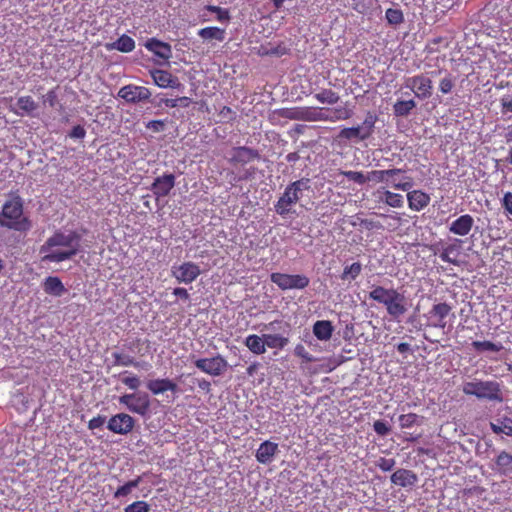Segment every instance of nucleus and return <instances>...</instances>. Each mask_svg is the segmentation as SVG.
Wrapping results in <instances>:
<instances>
[{
	"label": "nucleus",
	"instance_id": "obj_1",
	"mask_svg": "<svg viewBox=\"0 0 512 512\" xmlns=\"http://www.w3.org/2000/svg\"><path fill=\"white\" fill-rule=\"evenodd\" d=\"M81 235L77 231L56 230L40 247L43 262L60 263L76 256L81 250Z\"/></svg>",
	"mask_w": 512,
	"mask_h": 512
},
{
	"label": "nucleus",
	"instance_id": "obj_2",
	"mask_svg": "<svg viewBox=\"0 0 512 512\" xmlns=\"http://www.w3.org/2000/svg\"><path fill=\"white\" fill-rule=\"evenodd\" d=\"M368 297L385 306L388 315L393 319H399L408 311L404 294L394 288L388 289L380 285H373Z\"/></svg>",
	"mask_w": 512,
	"mask_h": 512
},
{
	"label": "nucleus",
	"instance_id": "obj_3",
	"mask_svg": "<svg viewBox=\"0 0 512 512\" xmlns=\"http://www.w3.org/2000/svg\"><path fill=\"white\" fill-rule=\"evenodd\" d=\"M0 226L17 232H27L31 229V221L24 216L23 204L19 197L4 203L0 213Z\"/></svg>",
	"mask_w": 512,
	"mask_h": 512
},
{
	"label": "nucleus",
	"instance_id": "obj_4",
	"mask_svg": "<svg viewBox=\"0 0 512 512\" xmlns=\"http://www.w3.org/2000/svg\"><path fill=\"white\" fill-rule=\"evenodd\" d=\"M281 116L288 119H301L307 121L330 120L335 121L348 117L346 109L331 108H300V109H283Z\"/></svg>",
	"mask_w": 512,
	"mask_h": 512
},
{
	"label": "nucleus",
	"instance_id": "obj_5",
	"mask_svg": "<svg viewBox=\"0 0 512 512\" xmlns=\"http://www.w3.org/2000/svg\"><path fill=\"white\" fill-rule=\"evenodd\" d=\"M310 189V179L301 178L296 180L285 188L283 194L275 203V211L280 216H286L292 212V206L295 205L303 196V191Z\"/></svg>",
	"mask_w": 512,
	"mask_h": 512
},
{
	"label": "nucleus",
	"instance_id": "obj_6",
	"mask_svg": "<svg viewBox=\"0 0 512 512\" xmlns=\"http://www.w3.org/2000/svg\"><path fill=\"white\" fill-rule=\"evenodd\" d=\"M462 391L465 395L475 396L478 399L495 402L503 401L501 385L497 381H483L475 379L473 381L465 382L462 386Z\"/></svg>",
	"mask_w": 512,
	"mask_h": 512
},
{
	"label": "nucleus",
	"instance_id": "obj_7",
	"mask_svg": "<svg viewBox=\"0 0 512 512\" xmlns=\"http://www.w3.org/2000/svg\"><path fill=\"white\" fill-rule=\"evenodd\" d=\"M272 283L277 285L281 290L305 289L309 286L310 279L302 274H286L274 272L270 275Z\"/></svg>",
	"mask_w": 512,
	"mask_h": 512
},
{
	"label": "nucleus",
	"instance_id": "obj_8",
	"mask_svg": "<svg viewBox=\"0 0 512 512\" xmlns=\"http://www.w3.org/2000/svg\"><path fill=\"white\" fill-rule=\"evenodd\" d=\"M404 85L409 88L419 100L429 99L433 94V82L425 74H417L405 79Z\"/></svg>",
	"mask_w": 512,
	"mask_h": 512
},
{
	"label": "nucleus",
	"instance_id": "obj_9",
	"mask_svg": "<svg viewBox=\"0 0 512 512\" xmlns=\"http://www.w3.org/2000/svg\"><path fill=\"white\" fill-rule=\"evenodd\" d=\"M200 274L201 269L199 265L191 261L184 262L180 265H173L171 268V275L178 283L190 284L195 281Z\"/></svg>",
	"mask_w": 512,
	"mask_h": 512
},
{
	"label": "nucleus",
	"instance_id": "obj_10",
	"mask_svg": "<svg viewBox=\"0 0 512 512\" xmlns=\"http://www.w3.org/2000/svg\"><path fill=\"white\" fill-rule=\"evenodd\" d=\"M119 402L131 412L142 416H145L150 408V400L147 394H125L119 398Z\"/></svg>",
	"mask_w": 512,
	"mask_h": 512
},
{
	"label": "nucleus",
	"instance_id": "obj_11",
	"mask_svg": "<svg viewBox=\"0 0 512 512\" xmlns=\"http://www.w3.org/2000/svg\"><path fill=\"white\" fill-rule=\"evenodd\" d=\"M258 150L246 146L234 147L230 151L229 163L233 166H245L255 160H260Z\"/></svg>",
	"mask_w": 512,
	"mask_h": 512
},
{
	"label": "nucleus",
	"instance_id": "obj_12",
	"mask_svg": "<svg viewBox=\"0 0 512 512\" xmlns=\"http://www.w3.org/2000/svg\"><path fill=\"white\" fill-rule=\"evenodd\" d=\"M194 365L202 372L211 376L221 375L227 368V361L220 355L212 358H200L194 361Z\"/></svg>",
	"mask_w": 512,
	"mask_h": 512
},
{
	"label": "nucleus",
	"instance_id": "obj_13",
	"mask_svg": "<svg viewBox=\"0 0 512 512\" xmlns=\"http://www.w3.org/2000/svg\"><path fill=\"white\" fill-rule=\"evenodd\" d=\"M118 97L125 100L127 103L135 104L149 100L151 92L144 86L128 84L119 89Z\"/></svg>",
	"mask_w": 512,
	"mask_h": 512
},
{
	"label": "nucleus",
	"instance_id": "obj_14",
	"mask_svg": "<svg viewBox=\"0 0 512 512\" xmlns=\"http://www.w3.org/2000/svg\"><path fill=\"white\" fill-rule=\"evenodd\" d=\"M134 425L135 421L129 414L119 413L109 419L107 428L115 434L126 435L133 430Z\"/></svg>",
	"mask_w": 512,
	"mask_h": 512
},
{
	"label": "nucleus",
	"instance_id": "obj_15",
	"mask_svg": "<svg viewBox=\"0 0 512 512\" xmlns=\"http://www.w3.org/2000/svg\"><path fill=\"white\" fill-rule=\"evenodd\" d=\"M175 186L174 174H164L163 176L156 177L151 185L153 195L159 199L169 195Z\"/></svg>",
	"mask_w": 512,
	"mask_h": 512
},
{
	"label": "nucleus",
	"instance_id": "obj_16",
	"mask_svg": "<svg viewBox=\"0 0 512 512\" xmlns=\"http://www.w3.org/2000/svg\"><path fill=\"white\" fill-rule=\"evenodd\" d=\"M451 312V306L447 303H438L433 305L429 311L430 318L433 319L432 326L439 329H444L447 325L446 317Z\"/></svg>",
	"mask_w": 512,
	"mask_h": 512
},
{
	"label": "nucleus",
	"instance_id": "obj_17",
	"mask_svg": "<svg viewBox=\"0 0 512 512\" xmlns=\"http://www.w3.org/2000/svg\"><path fill=\"white\" fill-rule=\"evenodd\" d=\"M474 226V219L470 214H464L451 222L449 231L458 236H467Z\"/></svg>",
	"mask_w": 512,
	"mask_h": 512
},
{
	"label": "nucleus",
	"instance_id": "obj_18",
	"mask_svg": "<svg viewBox=\"0 0 512 512\" xmlns=\"http://www.w3.org/2000/svg\"><path fill=\"white\" fill-rule=\"evenodd\" d=\"M407 201L411 210L419 212L429 205L431 197L422 190H412L407 193Z\"/></svg>",
	"mask_w": 512,
	"mask_h": 512
},
{
	"label": "nucleus",
	"instance_id": "obj_19",
	"mask_svg": "<svg viewBox=\"0 0 512 512\" xmlns=\"http://www.w3.org/2000/svg\"><path fill=\"white\" fill-rule=\"evenodd\" d=\"M497 474L507 476L512 473V454L502 450L496 456L494 465L492 466Z\"/></svg>",
	"mask_w": 512,
	"mask_h": 512
},
{
	"label": "nucleus",
	"instance_id": "obj_20",
	"mask_svg": "<svg viewBox=\"0 0 512 512\" xmlns=\"http://www.w3.org/2000/svg\"><path fill=\"white\" fill-rule=\"evenodd\" d=\"M145 47L156 56L163 60H168L172 55L171 46L156 38H150L145 43Z\"/></svg>",
	"mask_w": 512,
	"mask_h": 512
},
{
	"label": "nucleus",
	"instance_id": "obj_21",
	"mask_svg": "<svg viewBox=\"0 0 512 512\" xmlns=\"http://www.w3.org/2000/svg\"><path fill=\"white\" fill-rule=\"evenodd\" d=\"M417 475L408 469H398L391 475V482L400 487L413 486L417 482Z\"/></svg>",
	"mask_w": 512,
	"mask_h": 512
},
{
	"label": "nucleus",
	"instance_id": "obj_22",
	"mask_svg": "<svg viewBox=\"0 0 512 512\" xmlns=\"http://www.w3.org/2000/svg\"><path fill=\"white\" fill-rule=\"evenodd\" d=\"M278 451V445L271 441H264L256 451V459L259 463L268 464L273 460Z\"/></svg>",
	"mask_w": 512,
	"mask_h": 512
},
{
	"label": "nucleus",
	"instance_id": "obj_23",
	"mask_svg": "<svg viewBox=\"0 0 512 512\" xmlns=\"http://www.w3.org/2000/svg\"><path fill=\"white\" fill-rule=\"evenodd\" d=\"M43 290L45 293L53 296H62L66 292L61 279L57 276H48L43 282Z\"/></svg>",
	"mask_w": 512,
	"mask_h": 512
},
{
	"label": "nucleus",
	"instance_id": "obj_24",
	"mask_svg": "<svg viewBox=\"0 0 512 512\" xmlns=\"http://www.w3.org/2000/svg\"><path fill=\"white\" fill-rule=\"evenodd\" d=\"M334 327L328 320H318L313 325V334L320 341H327L332 337Z\"/></svg>",
	"mask_w": 512,
	"mask_h": 512
},
{
	"label": "nucleus",
	"instance_id": "obj_25",
	"mask_svg": "<svg viewBox=\"0 0 512 512\" xmlns=\"http://www.w3.org/2000/svg\"><path fill=\"white\" fill-rule=\"evenodd\" d=\"M404 172H405V170L400 169V168L387 169V170H372V171L368 172L366 178H367V181L386 183V181H389L391 177L398 176Z\"/></svg>",
	"mask_w": 512,
	"mask_h": 512
},
{
	"label": "nucleus",
	"instance_id": "obj_26",
	"mask_svg": "<svg viewBox=\"0 0 512 512\" xmlns=\"http://www.w3.org/2000/svg\"><path fill=\"white\" fill-rule=\"evenodd\" d=\"M197 34L203 40H216L218 42H223L226 37L225 29L216 26L201 28Z\"/></svg>",
	"mask_w": 512,
	"mask_h": 512
},
{
	"label": "nucleus",
	"instance_id": "obj_27",
	"mask_svg": "<svg viewBox=\"0 0 512 512\" xmlns=\"http://www.w3.org/2000/svg\"><path fill=\"white\" fill-rule=\"evenodd\" d=\"M406 171L398 176H393L386 184L396 190L409 191L413 185V179L410 176L405 175Z\"/></svg>",
	"mask_w": 512,
	"mask_h": 512
},
{
	"label": "nucleus",
	"instance_id": "obj_28",
	"mask_svg": "<svg viewBox=\"0 0 512 512\" xmlns=\"http://www.w3.org/2000/svg\"><path fill=\"white\" fill-rule=\"evenodd\" d=\"M154 83L160 88L173 87L176 83V78L165 70H154L151 72Z\"/></svg>",
	"mask_w": 512,
	"mask_h": 512
},
{
	"label": "nucleus",
	"instance_id": "obj_29",
	"mask_svg": "<svg viewBox=\"0 0 512 512\" xmlns=\"http://www.w3.org/2000/svg\"><path fill=\"white\" fill-rule=\"evenodd\" d=\"M17 113L20 115H33L38 109V104L31 96H21L16 102Z\"/></svg>",
	"mask_w": 512,
	"mask_h": 512
},
{
	"label": "nucleus",
	"instance_id": "obj_30",
	"mask_svg": "<svg viewBox=\"0 0 512 512\" xmlns=\"http://www.w3.org/2000/svg\"><path fill=\"white\" fill-rule=\"evenodd\" d=\"M460 254V245L457 243H451L445 246L441 253L439 254V257L443 262L450 263L453 265H458V256Z\"/></svg>",
	"mask_w": 512,
	"mask_h": 512
},
{
	"label": "nucleus",
	"instance_id": "obj_31",
	"mask_svg": "<svg viewBox=\"0 0 512 512\" xmlns=\"http://www.w3.org/2000/svg\"><path fill=\"white\" fill-rule=\"evenodd\" d=\"M245 346L254 354L261 355L266 352L263 335H248L244 341Z\"/></svg>",
	"mask_w": 512,
	"mask_h": 512
},
{
	"label": "nucleus",
	"instance_id": "obj_32",
	"mask_svg": "<svg viewBox=\"0 0 512 512\" xmlns=\"http://www.w3.org/2000/svg\"><path fill=\"white\" fill-rule=\"evenodd\" d=\"M265 348L283 349L289 343V339L280 334H263Z\"/></svg>",
	"mask_w": 512,
	"mask_h": 512
},
{
	"label": "nucleus",
	"instance_id": "obj_33",
	"mask_svg": "<svg viewBox=\"0 0 512 512\" xmlns=\"http://www.w3.org/2000/svg\"><path fill=\"white\" fill-rule=\"evenodd\" d=\"M111 49L129 53L135 49V41L130 36L124 34L111 44Z\"/></svg>",
	"mask_w": 512,
	"mask_h": 512
},
{
	"label": "nucleus",
	"instance_id": "obj_34",
	"mask_svg": "<svg viewBox=\"0 0 512 512\" xmlns=\"http://www.w3.org/2000/svg\"><path fill=\"white\" fill-rule=\"evenodd\" d=\"M414 108H416L414 99L398 100L393 105V112L396 116L403 117L409 115Z\"/></svg>",
	"mask_w": 512,
	"mask_h": 512
},
{
	"label": "nucleus",
	"instance_id": "obj_35",
	"mask_svg": "<svg viewBox=\"0 0 512 512\" xmlns=\"http://www.w3.org/2000/svg\"><path fill=\"white\" fill-rule=\"evenodd\" d=\"M142 481L141 476H137L135 479H132L122 486L118 487L117 490L114 492V498L119 499L122 497L128 496L134 488H137Z\"/></svg>",
	"mask_w": 512,
	"mask_h": 512
},
{
	"label": "nucleus",
	"instance_id": "obj_36",
	"mask_svg": "<svg viewBox=\"0 0 512 512\" xmlns=\"http://www.w3.org/2000/svg\"><path fill=\"white\" fill-rule=\"evenodd\" d=\"M216 118L218 123L234 125L237 118V113L230 107L223 106L218 111Z\"/></svg>",
	"mask_w": 512,
	"mask_h": 512
},
{
	"label": "nucleus",
	"instance_id": "obj_37",
	"mask_svg": "<svg viewBox=\"0 0 512 512\" xmlns=\"http://www.w3.org/2000/svg\"><path fill=\"white\" fill-rule=\"evenodd\" d=\"M169 378H158L149 380L146 384L147 389L153 395H161L167 392Z\"/></svg>",
	"mask_w": 512,
	"mask_h": 512
},
{
	"label": "nucleus",
	"instance_id": "obj_38",
	"mask_svg": "<svg viewBox=\"0 0 512 512\" xmlns=\"http://www.w3.org/2000/svg\"><path fill=\"white\" fill-rule=\"evenodd\" d=\"M491 430L495 434H505L507 436H512V419L509 417H504L498 420V423H491Z\"/></svg>",
	"mask_w": 512,
	"mask_h": 512
},
{
	"label": "nucleus",
	"instance_id": "obj_39",
	"mask_svg": "<svg viewBox=\"0 0 512 512\" xmlns=\"http://www.w3.org/2000/svg\"><path fill=\"white\" fill-rule=\"evenodd\" d=\"M380 199L385 204H387L388 206L393 207V208H400L403 206V203H404V199L401 194L394 193L389 190H385L382 193V196L380 197Z\"/></svg>",
	"mask_w": 512,
	"mask_h": 512
},
{
	"label": "nucleus",
	"instance_id": "obj_40",
	"mask_svg": "<svg viewBox=\"0 0 512 512\" xmlns=\"http://www.w3.org/2000/svg\"><path fill=\"white\" fill-rule=\"evenodd\" d=\"M456 85V77L450 72H446L445 76L440 79L438 89L441 94L446 95L453 91Z\"/></svg>",
	"mask_w": 512,
	"mask_h": 512
},
{
	"label": "nucleus",
	"instance_id": "obj_41",
	"mask_svg": "<svg viewBox=\"0 0 512 512\" xmlns=\"http://www.w3.org/2000/svg\"><path fill=\"white\" fill-rule=\"evenodd\" d=\"M362 272V265L360 262H354L351 265L345 266L341 274L342 280H355Z\"/></svg>",
	"mask_w": 512,
	"mask_h": 512
},
{
	"label": "nucleus",
	"instance_id": "obj_42",
	"mask_svg": "<svg viewBox=\"0 0 512 512\" xmlns=\"http://www.w3.org/2000/svg\"><path fill=\"white\" fill-rule=\"evenodd\" d=\"M472 347L477 352H484V351L499 352L503 349V346L501 343H494L491 341H473Z\"/></svg>",
	"mask_w": 512,
	"mask_h": 512
},
{
	"label": "nucleus",
	"instance_id": "obj_43",
	"mask_svg": "<svg viewBox=\"0 0 512 512\" xmlns=\"http://www.w3.org/2000/svg\"><path fill=\"white\" fill-rule=\"evenodd\" d=\"M315 98L321 103L334 104L339 100V96L331 89H323L315 95Z\"/></svg>",
	"mask_w": 512,
	"mask_h": 512
},
{
	"label": "nucleus",
	"instance_id": "obj_44",
	"mask_svg": "<svg viewBox=\"0 0 512 512\" xmlns=\"http://www.w3.org/2000/svg\"><path fill=\"white\" fill-rule=\"evenodd\" d=\"M113 358H114V362L116 365H119V366H134L136 368H138L140 366V363L135 361V359L133 357H131L130 355H127V354H122V353H113Z\"/></svg>",
	"mask_w": 512,
	"mask_h": 512
},
{
	"label": "nucleus",
	"instance_id": "obj_45",
	"mask_svg": "<svg viewBox=\"0 0 512 512\" xmlns=\"http://www.w3.org/2000/svg\"><path fill=\"white\" fill-rule=\"evenodd\" d=\"M385 18L391 25H399L404 21V16L400 9L388 8L385 12Z\"/></svg>",
	"mask_w": 512,
	"mask_h": 512
},
{
	"label": "nucleus",
	"instance_id": "obj_46",
	"mask_svg": "<svg viewBox=\"0 0 512 512\" xmlns=\"http://www.w3.org/2000/svg\"><path fill=\"white\" fill-rule=\"evenodd\" d=\"M58 89L59 87H55L51 90H49L44 96H43V104L48 105L51 108H57L61 107L58 99Z\"/></svg>",
	"mask_w": 512,
	"mask_h": 512
},
{
	"label": "nucleus",
	"instance_id": "obj_47",
	"mask_svg": "<svg viewBox=\"0 0 512 512\" xmlns=\"http://www.w3.org/2000/svg\"><path fill=\"white\" fill-rule=\"evenodd\" d=\"M205 8L206 10L215 13L216 19L220 22H228L230 20V13L228 9L215 5H207Z\"/></svg>",
	"mask_w": 512,
	"mask_h": 512
},
{
	"label": "nucleus",
	"instance_id": "obj_48",
	"mask_svg": "<svg viewBox=\"0 0 512 512\" xmlns=\"http://www.w3.org/2000/svg\"><path fill=\"white\" fill-rule=\"evenodd\" d=\"M294 355L301 358L302 361L305 363H311L316 361L315 357H313V355L310 354L308 350L305 348V346L302 344H297L295 346Z\"/></svg>",
	"mask_w": 512,
	"mask_h": 512
},
{
	"label": "nucleus",
	"instance_id": "obj_49",
	"mask_svg": "<svg viewBox=\"0 0 512 512\" xmlns=\"http://www.w3.org/2000/svg\"><path fill=\"white\" fill-rule=\"evenodd\" d=\"M434 11L439 14H445L448 10L453 8L455 0H433Z\"/></svg>",
	"mask_w": 512,
	"mask_h": 512
},
{
	"label": "nucleus",
	"instance_id": "obj_50",
	"mask_svg": "<svg viewBox=\"0 0 512 512\" xmlns=\"http://www.w3.org/2000/svg\"><path fill=\"white\" fill-rule=\"evenodd\" d=\"M419 416L415 413L402 414L399 416V424L401 428H410L417 424Z\"/></svg>",
	"mask_w": 512,
	"mask_h": 512
},
{
	"label": "nucleus",
	"instance_id": "obj_51",
	"mask_svg": "<svg viewBox=\"0 0 512 512\" xmlns=\"http://www.w3.org/2000/svg\"><path fill=\"white\" fill-rule=\"evenodd\" d=\"M150 505L143 500L135 501L125 507L124 512H149Z\"/></svg>",
	"mask_w": 512,
	"mask_h": 512
},
{
	"label": "nucleus",
	"instance_id": "obj_52",
	"mask_svg": "<svg viewBox=\"0 0 512 512\" xmlns=\"http://www.w3.org/2000/svg\"><path fill=\"white\" fill-rule=\"evenodd\" d=\"M340 174L359 185H363L367 182L366 176L360 171H341Z\"/></svg>",
	"mask_w": 512,
	"mask_h": 512
},
{
	"label": "nucleus",
	"instance_id": "obj_53",
	"mask_svg": "<svg viewBox=\"0 0 512 512\" xmlns=\"http://www.w3.org/2000/svg\"><path fill=\"white\" fill-rule=\"evenodd\" d=\"M339 136L348 139L353 137H360L361 139H365L370 136V130H341Z\"/></svg>",
	"mask_w": 512,
	"mask_h": 512
},
{
	"label": "nucleus",
	"instance_id": "obj_54",
	"mask_svg": "<svg viewBox=\"0 0 512 512\" xmlns=\"http://www.w3.org/2000/svg\"><path fill=\"white\" fill-rule=\"evenodd\" d=\"M395 464L396 461L393 458L381 457L377 462V467L384 472H388L394 468Z\"/></svg>",
	"mask_w": 512,
	"mask_h": 512
},
{
	"label": "nucleus",
	"instance_id": "obj_55",
	"mask_svg": "<svg viewBox=\"0 0 512 512\" xmlns=\"http://www.w3.org/2000/svg\"><path fill=\"white\" fill-rule=\"evenodd\" d=\"M121 381L132 390L138 389L141 384L140 379L136 375L123 377Z\"/></svg>",
	"mask_w": 512,
	"mask_h": 512
},
{
	"label": "nucleus",
	"instance_id": "obj_56",
	"mask_svg": "<svg viewBox=\"0 0 512 512\" xmlns=\"http://www.w3.org/2000/svg\"><path fill=\"white\" fill-rule=\"evenodd\" d=\"M500 104H501V113L503 115L507 114L508 112H512V96L504 95L500 99Z\"/></svg>",
	"mask_w": 512,
	"mask_h": 512
},
{
	"label": "nucleus",
	"instance_id": "obj_57",
	"mask_svg": "<svg viewBox=\"0 0 512 512\" xmlns=\"http://www.w3.org/2000/svg\"><path fill=\"white\" fill-rule=\"evenodd\" d=\"M373 428H374V431L380 435V436H385L389 433L390 431V428L388 427V425L386 424V422L384 421H381V420H377L374 422L373 424Z\"/></svg>",
	"mask_w": 512,
	"mask_h": 512
},
{
	"label": "nucleus",
	"instance_id": "obj_58",
	"mask_svg": "<svg viewBox=\"0 0 512 512\" xmlns=\"http://www.w3.org/2000/svg\"><path fill=\"white\" fill-rule=\"evenodd\" d=\"M106 421V417L105 416H101V415H98L96 417H93L89 422H88V428L90 430H94V429H97V428H101L104 423Z\"/></svg>",
	"mask_w": 512,
	"mask_h": 512
},
{
	"label": "nucleus",
	"instance_id": "obj_59",
	"mask_svg": "<svg viewBox=\"0 0 512 512\" xmlns=\"http://www.w3.org/2000/svg\"><path fill=\"white\" fill-rule=\"evenodd\" d=\"M503 208L512 215V192H506L502 199Z\"/></svg>",
	"mask_w": 512,
	"mask_h": 512
},
{
	"label": "nucleus",
	"instance_id": "obj_60",
	"mask_svg": "<svg viewBox=\"0 0 512 512\" xmlns=\"http://www.w3.org/2000/svg\"><path fill=\"white\" fill-rule=\"evenodd\" d=\"M377 121V115L375 112H368L363 124L365 125V128H373L375 123Z\"/></svg>",
	"mask_w": 512,
	"mask_h": 512
},
{
	"label": "nucleus",
	"instance_id": "obj_61",
	"mask_svg": "<svg viewBox=\"0 0 512 512\" xmlns=\"http://www.w3.org/2000/svg\"><path fill=\"white\" fill-rule=\"evenodd\" d=\"M173 294L177 297H179L182 300H188L189 299V293L187 289L182 287H177L173 290Z\"/></svg>",
	"mask_w": 512,
	"mask_h": 512
},
{
	"label": "nucleus",
	"instance_id": "obj_62",
	"mask_svg": "<svg viewBox=\"0 0 512 512\" xmlns=\"http://www.w3.org/2000/svg\"><path fill=\"white\" fill-rule=\"evenodd\" d=\"M353 9L359 13H364L367 9V6L363 3L362 0H354Z\"/></svg>",
	"mask_w": 512,
	"mask_h": 512
},
{
	"label": "nucleus",
	"instance_id": "obj_63",
	"mask_svg": "<svg viewBox=\"0 0 512 512\" xmlns=\"http://www.w3.org/2000/svg\"><path fill=\"white\" fill-rule=\"evenodd\" d=\"M86 130H71L68 136L72 139H82L85 136Z\"/></svg>",
	"mask_w": 512,
	"mask_h": 512
},
{
	"label": "nucleus",
	"instance_id": "obj_64",
	"mask_svg": "<svg viewBox=\"0 0 512 512\" xmlns=\"http://www.w3.org/2000/svg\"><path fill=\"white\" fill-rule=\"evenodd\" d=\"M397 351L401 354H404L408 351H410V344L406 342L399 343L397 345Z\"/></svg>",
	"mask_w": 512,
	"mask_h": 512
}]
</instances>
